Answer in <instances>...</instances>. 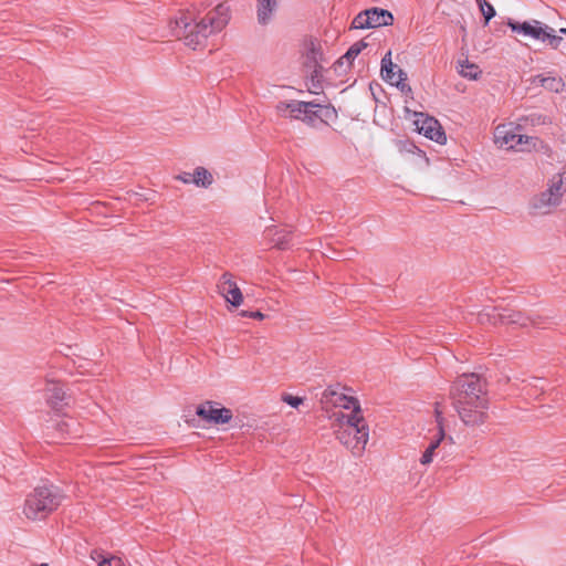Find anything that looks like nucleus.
I'll return each instance as SVG.
<instances>
[{"label":"nucleus","mask_w":566,"mask_h":566,"mask_svg":"<svg viewBox=\"0 0 566 566\" xmlns=\"http://www.w3.org/2000/svg\"><path fill=\"white\" fill-rule=\"evenodd\" d=\"M230 20V8L219 3L203 12L198 6H191L170 20L169 30L172 36L182 40L187 46L196 49L210 35L222 31Z\"/></svg>","instance_id":"nucleus-1"},{"label":"nucleus","mask_w":566,"mask_h":566,"mask_svg":"<svg viewBox=\"0 0 566 566\" xmlns=\"http://www.w3.org/2000/svg\"><path fill=\"white\" fill-rule=\"evenodd\" d=\"M485 381L476 374H463L452 385L450 395L460 419L467 426H480L486 419L489 399Z\"/></svg>","instance_id":"nucleus-2"},{"label":"nucleus","mask_w":566,"mask_h":566,"mask_svg":"<svg viewBox=\"0 0 566 566\" xmlns=\"http://www.w3.org/2000/svg\"><path fill=\"white\" fill-rule=\"evenodd\" d=\"M329 419L335 428L336 438L355 455L361 454L369 439V429L363 413L334 411Z\"/></svg>","instance_id":"nucleus-3"},{"label":"nucleus","mask_w":566,"mask_h":566,"mask_svg":"<svg viewBox=\"0 0 566 566\" xmlns=\"http://www.w3.org/2000/svg\"><path fill=\"white\" fill-rule=\"evenodd\" d=\"M62 497L59 488L54 485L36 488L28 495L23 513L29 520H42L57 509Z\"/></svg>","instance_id":"nucleus-4"},{"label":"nucleus","mask_w":566,"mask_h":566,"mask_svg":"<svg viewBox=\"0 0 566 566\" xmlns=\"http://www.w3.org/2000/svg\"><path fill=\"white\" fill-rule=\"evenodd\" d=\"M276 112L284 118L300 119L311 126L323 122V117H329L334 109L314 102L282 101L275 106Z\"/></svg>","instance_id":"nucleus-5"},{"label":"nucleus","mask_w":566,"mask_h":566,"mask_svg":"<svg viewBox=\"0 0 566 566\" xmlns=\"http://www.w3.org/2000/svg\"><path fill=\"white\" fill-rule=\"evenodd\" d=\"M506 24L512 32L546 43L553 50H557L563 41L552 27L536 19L523 22L509 19Z\"/></svg>","instance_id":"nucleus-6"},{"label":"nucleus","mask_w":566,"mask_h":566,"mask_svg":"<svg viewBox=\"0 0 566 566\" xmlns=\"http://www.w3.org/2000/svg\"><path fill=\"white\" fill-rule=\"evenodd\" d=\"M536 138L517 134L512 124H502L494 130V143L505 149L530 150L536 146Z\"/></svg>","instance_id":"nucleus-7"},{"label":"nucleus","mask_w":566,"mask_h":566,"mask_svg":"<svg viewBox=\"0 0 566 566\" xmlns=\"http://www.w3.org/2000/svg\"><path fill=\"white\" fill-rule=\"evenodd\" d=\"M392 14L385 9L370 8L358 13L353 22V29H374L392 24Z\"/></svg>","instance_id":"nucleus-8"},{"label":"nucleus","mask_w":566,"mask_h":566,"mask_svg":"<svg viewBox=\"0 0 566 566\" xmlns=\"http://www.w3.org/2000/svg\"><path fill=\"white\" fill-rule=\"evenodd\" d=\"M434 416H436V421L438 424V432L434 436V439L430 442V444L428 446V448L424 450V452L422 453V455L420 458V463L422 465H428L433 461L436 450L439 448V446L441 444L442 441H449L451 444L453 443L452 437H446L444 428H443V426H444L443 410H442L441 403H439V402H436Z\"/></svg>","instance_id":"nucleus-9"},{"label":"nucleus","mask_w":566,"mask_h":566,"mask_svg":"<svg viewBox=\"0 0 566 566\" xmlns=\"http://www.w3.org/2000/svg\"><path fill=\"white\" fill-rule=\"evenodd\" d=\"M196 413L203 420L213 424H224L232 419V411L214 401L201 403Z\"/></svg>","instance_id":"nucleus-10"},{"label":"nucleus","mask_w":566,"mask_h":566,"mask_svg":"<svg viewBox=\"0 0 566 566\" xmlns=\"http://www.w3.org/2000/svg\"><path fill=\"white\" fill-rule=\"evenodd\" d=\"M324 403L343 410H350V413H361L359 401L342 391L326 389L323 394Z\"/></svg>","instance_id":"nucleus-11"},{"label":"nucleus","mask_w":566,"mask_h":566,"mask_svg":"<svg viewBox=\"0 0 566 566\" xmlns=\"http://www.w3.org/2000/svg\"><path fill=\"white\" fill-rule=\"evenodd\" d=\"M416 125L418 132L424 135L427 138L439 144L446 143V134L436 118L420 114L419 117L416 119Z\"/></svg>","instance_id":"nucleus-12"},{"label":"nucleus","mask_w":566,"mask_h":566,"mask_svg":"<svg viewBox=\"0 0 566 566\" xmlns=\"http://www.w3.org/2000/svg\"><path fill=\"white\" fill-rule=\"evenodd\" d=\"M218 291L232 306L238 307L243 302V295L230 273H223L218 282Z\"/></svg>","instance_id":"nucleus-13"},{"label":"nucleus","mask_w":566,"mask_h":566,"mask_svg":"<svg viewBox=\"0 0 566 566\" xmlns=\"http://www.w3.org/2000/svg\"><path fill=\"white\" fill-rule=\"evenodd\" d=\"M480 321L484 322V317L492 318L493 323H496L497 321L503 324H517L521 326H527L530 318L526 317L521 312H515L513 310L503 308L502 311H499L497 308L493 310V313H481L480 314Z\"/></svg>","instance_id":"nucleus-14"},{"label":"nucleus","mask_w":566,"mask_h":566,"mask_svg":"<svg viewBox=\"0 0 566 566\" xmlns=\"http://www.w3.org/2000/svg\"><path fill=\"white\" fill-rule=\"evenodd\" d=\"M264 237L272 247L284 250L290 247L292 232L286 228L268 227L264 231Z\"/></svg>","instance_id":"nucleus-15"},{"label":"nucleus","mask_w":566,"mask_h":566,"mask_svg":"<svg viewBox=\"0 0 566 566\" xmlns=\"http://www.w3.org/2000/svg\"><path fill=\"white\" fill-rule=\"evenodd\" d=\"M559 203L560 201L547 189L535 196L531 201L532 208L538 213H547Z\"/></svg>","instance_id":"nucleus-16"},{"label":"nucleus","mask_w":566,"mask_h":566,"mask_svg":"<svg viewBox=\"0 0 566 566\" xmlns=\"http://www.w3.org/2000/svg\"><path fill=\"white\" fill-rule=\"evenodd\" d=\"M279 7V0H258L256 18L261 25L269 24Z\"/></svg>","instance_id":"nucleus-17"},{"label":"nucleus","mask_w":566,"mask_h":566,"mask_svg":"<svg viewBox=\"0 0 566 566\" xmlns=\"http://www.w3.org/2000/svg\"><path fill=\"white\" fill-rule=\"evenodd\" d=\"M533 83L539 84L545 90L554 93H560L565 87V83L559 76H545L539 74L534 77Z\"/></svg>","instance_id":"nucleus-18"},{"label":"nucleus","mask_w":566,"mask_h":566,"mask_svg":"<svg viewBox=\"0 0 566 566\" xmlns=\"http://www.w3.org/2000/svg\"><path fill=\"white\" fill-rule=\"evenodd\" d=\"M381 77L391 85L400 88L401 92L410 91V87L406 84L407 74L401 69H390V72H382Z\"/></svg>","instance_id":"nucleus-19"},{"label":"nucleus","mask_w":566,"mask_h":566,"mask_svg":"<svg viewBox=\"0 0 566 566\" xmlns=\"http://www.w3.org/2000/svg\"><path fill=\"white\" fill-rule=\"evenodd\" d=\"M46 400L50 406L57 408L65 398L63 388L53 381H48L45 388Z\"/></svg>","instance_id":"nucleus-20"},{"label":"nucleus","mask_w":566,"mask_h":566,"mask_svg":"<svg viewBox=\"0 0 566 566\" xmlns=\"http://www.w3.org/2000/svg\"><path fill=\"white\" fill-rule=\"evenodd\" d=\"M547 186V190L562 201V197L566 193V172L552 176Z\"/></svg>","instance_id":"nucleus-21"},{"label":"nucleus","mask_w":566,"mask_h":566,"mask_svg":"<svg viewBox=\"0 0 566 566\" xmlns=\"http://www.w3.org/2000/svg\"><path fill=\"white\" fill-rule=\"evenodd\" d=\"M91 558L96 562L98 566H126L120 557L108 555L97 549L91 553Z\"/></svg>","instance_id":"nucleus-22"},{"label":"nucleus","mask_w":566,"mask_h":566,"mask_svg":"<svg viewBox=\"0 0 566 566\" xmlns=\"http://www.w3.org/2000/svg\"><path fill=\"white\" fill-rule=\"evenodd\" d=\"M191 180L197 187L208 188L213 182V176L205 167H197L192 172Z\"/></svg>","instance_id":"nucleus-23"},{"label":"nucleus","mask_w":566,"mask_h":566,"mask_svg":"<svg viewBox=\"0 0 566 566\" xmlns=\"http://www.w3.org/2000/svg\"><path fill=\"white\" fill-rule=\"evenodd\" d=\"M458 72L460 73L461 76L467 77L469 80H476L481 74L479 66L469 62L468 60L459 62Z\"/></svg>","instance_id":"nucleus-24"},{"label":"nucleus","mask_w":566,"mask_h":566,"mask_svg":"<svg viewBox=\"0 0 566 566\" xmlns=\"http://www.w3.org/2000/svg\"><path fill=\"white\" fill-rule=\"evenodd\" d=\"M480 7V10L484 17L485 23H489V21L495 15V9L494 7L489 3L486 0H476Z\"/></svg>","instance_id":"nucleus-25"},{"label":"nucleus","mask_w":566,"mask_h":566,"mask_svg":"<svg viewBox=\"0 0 566 566\" xmlns=\"http://www.w3.org/2000/svg\"><path fill=\"white\" fill-rule=\"evenodd\" d=\"M366 46L367 44L364 41L354 43L345 53L343 59H346L348 62L353 61Z\"/></svg>","instance_id":"nucleus-26"},{"label":"nucleus","mask_w":566,"mask_h":566,"mask_svg":"<svg viewBox=\"0 0 566 566\" xmlns=\"http://www.w3.org/2000/svg\"><path fill=\"white\" fill-rule=\"evenodd\" d=\"M281 400L293 408H298L303 403V398L290 394H283Z\"/></svg>","instance_id":"nucleus-27"},{"label":"nucleus","mask_w":566,"mask_h":566,"mask_svg":"<svg viewBox=\"0 0 566 566\" xmlns=\"http://www.w3.org/2000/svg\"><path fill=\"white\" fill-rule=\"evenodd\" d=\"M397 65H395L391 61V51H388L381 59V70H380V73L382 72H390V69H396Z\"/></svg>","instance_id":"nucleus-28"},{"label":"nucleus","mask_w":566,"mask_h":566,"mask_svg":"<svg viewBox=\"0 0 566 566\" xmlns=\"http://www.w3.org/2000/svg\"><path fill=\"white\" fill-rule=\"evenodd\" d=\"M75 421L69 420V421H61L57 423V430L61 431V433H71L72 429L75 427Z\"/></svg>","instance_id":"nucleus-29"},{"label":"nucleus","mask_w":566,"mask_h":566,"mask_svg":"<svg viewBox=\"0 0 566 566\" xmlns=\"http://www.w3.org/2000/svg\"><path fill=\"white\" fill-rule=\"evenodd\" d=\"M242 315L243 316H249V317H252V318H256V319H263L264 318V314L261 313L260 311L242 312Z\"/></svg>","instance_id":"nucleus-30"},{"label":"nucleus","mask_w":566,"mask_h":566,"mask_svg":"<svg viewBox=\"0 0 566 566\" xmlns=\"http://www.w3.org/2000/svg\"><path fill=\"white\" fill-rule=\"evenodd\" d=\"M192 174L184 172L177 177L178 180H180L182 184H192L191 180Z\"/></svg>","instance_id":"nucleus-31"},{"label":"nucleus","mask_w":566,"mask_h":566,"mask_svg":"<svg viewBox=\"0 0 566 566\" xmlns=\"http://www.w3.org/2000/svg\"><path fill=\"white\" fill-rule=\"evenodd\" d=\"M559 33L566 35V28L559 29Z\"/></svg>","instance_id":"nucleus-32"}]
</instances>
